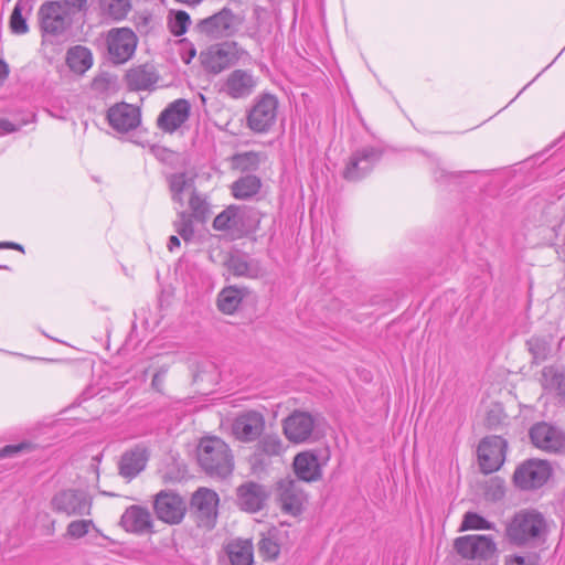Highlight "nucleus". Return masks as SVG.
Segmentation results:
<instances>
[{"mask_svg": "<svg viewBox=\"0 0 565 565\" xmlns=\"http://www.w3.org/2000/svg\"><path fill=\"white\" fill-rule=\"evenodd\" d=\"M88 0H47L36 13L43 42H57L66 39L79 13L87 11Z\"/></svg>", "mask_w": 565, "mask_h": 565, "instance_id": "obj_1", "label": "nucleus"}, {"mask_svg": "<svg viewBox=\"0 0 565 565\" xmlns=\"http://www.w3.org/2000/svg\"><path fill=\"white\" fill-rule=\"evenodd\" d=\"M548 524L545 516L533 509L518 511L505 525V537L519 547H535L545 542Z\"/></svg>", "mask_w": 565, "mask_h": 565, "instance_id": "obj_2", "label": "nucleus"}, {"mask_svg": "<svg viewBox=\"0 0 565 565\" xmlns=\"http://www.w3.org/2000/svg\"><path fill=\"white\" fill-rule=\"evenodd\" d=\"M198 463L211 476L225 478L234 468V458L228 445L218 437H204L196 448Z\"/></svg>", "mask_w": 565, "mask_h": 565, "instance_id": "obj_3", "label": "nucleus"}, {"mask_svg": "<svg viewBox=\"0 0 565 565\" xmlns=\"http://www.w3.org/2000/svg\"><path fill=\"white\" fill-rule=\"evenodd\" d=\"M553 468L550 461L530 458L516 466L512 481L521 491H533L542 488L551 478Z\"/></svg>", "mask_w": 565, "mask_h": 565, "instance_id": "obj_4", "label": "nucleus"}, {"mask_svg": "<svg viewBox=\"0 0 565 565\" xmlns=\"http://www.w3.org/2000/svg\"><path fill=\"white\" fill-rule=\"evenodd\" d=\"M244 18L224 7L211 17L198 22V31L210 39H223L235 35L241 29Z\"/></svg>", "mask_w": 565, "mask_h": 565, "instance_id": "obj_5", "label": "nucleus"}, {"mask_svg": "<svg viewBox=\"0 0 565 565\" xmlns=\"http://www.w3.org/2000/svg\"><path fill=\"white\" fill-rule=\"evenodd\" d=\"M138 36L130 28H113L106 34L108 60L116 65L128 62L135 54Z\"/></svg>", "mask_w": 565, "mask_h": 565, "instance_id": "obj_6", "label": "nucleus"}, {"mask_svg": "<svg viewBox=\"0 0 565 565\" xmlns=\"http://www.w3.org/2000/svg\"><path fill=\"white\" fill-rule=\"evenodd\" d=\"M278 99L271 94H263L254 100L247 114V127L257 134L267 132L277 118Z\"/></svg>", "mask_w": 565, "mask_h": 565, "instance_id": "obj_7", "label": "nucleus"}, {"mask_svg": "<svg viewBox=\"0 0 565 565\" xmlns=\"http://www.w3.org/2000/svg\"><path fill=\"white\" fill-rule=\"evenodd\" d=\"M51 508L56 513L72 515H88L92 500L83 490L67 489L58 491L51 499Z\"/></svg>", "mask_w": 565, "mask_h": 565, "instance_id": "obj_8", "label": "nucleus"}, {"mask_svg": "<svg viewBox=\"0 0 565 565\" xmlns=\"http://www.w3.org/2000/svg\"><path fill=\"white\" fill-rule=\"evenodd\" d=\"M508 443L500 436L484 437L478 446L480 470L484 475L492 473L501 468L505 460Z\"/></svg>", "mask_w": 565, "mask_h": 565, "instance_id": "obj_9", "label": "nucleus"}, {"mask_svg": "<svg viewBox=\"0 0 565 565\" xmlns=\"http://www.w3.org/2000/svg\"><path fill=\"white\" fill-rule=\"evenodd\" d=\"M265 416L258 411H245L234 418L231 433L241 443L256 441L265 430Z\"/></svg>", "mask_w": 565, "mask_h": 565, "instance_id": "obj_10", "label": "nucleus"}, {"mask_svg": "<svg viewBox=\"0 0 565 565\" xmlns=\"http://www.w3.org/2000/svg\"><path fill=\"white\" fill-rule=\"evenodd\" d=\"M218 495L207 488H199L192 495L191 510L200 527L212 529L217 518Z\"/></svg>", "mask_w": 565, "mask_h": 565, "instance_id": "obj_11", "label": "nucleus"}, {"mask_svg": "<svg viewBox=\"0 0 565 565\" xmlns=\"http://www.w3.org/2000/svg\"><path fill=\"white\" fill-rule=\"evenodd\" d=\"M284 434L294 444L315 440L316 419L308 412L295 411L282 422Z\"/></svg>", "mask_w": 565, "mask_h": 565, "instance_id": "obj_12", "label": "nucleus"}, {"mask_svg": "<svg viewBox=\"0 0 565 565\" xmlns=\"http://www.w3.org/2000/svg\"><path fill=\"white\" fill-rule=\"evenodd\" d=\"M213 228L232 236L246 235L252 228L249 211L243 206L230 205L214 218Z\"/></svg>", "mask_w": 565, "mask_h": 565, "instance_id": "obj_13", "label": "nucleus"}, {"mask_svg": "<svg viewBox=\"0 0 565 565\" xmlns=\"http://www.w3.org/2000/svg\"><path fill=\"white\" fill-rule=\"evenodd\" d=\"M454 547L461 557L470 559H488L497 552V544L490 535L459 536Z\"/></svg>", "mask_w": 565, "mask_h": 565, "instance_id": "obj_14", "label": "nucleus"}, {"mask_svg": "<svg viewBox=\"0 0 565 565\" xmlns=\"http://www.w3.org/2000/svg\"><path fill=\"white\" fill-rule=\"evenodd\" d=\"M200 60L205 71L218 74L237 62V43L225 42L213 45L201 52Z\"/></svg>", "mask_w": 565, "mask_h": 565, "instance_id": "obj_15", "label": "nucleus"}, {"mask_svg": "<svg viewBox=\"0 0 565 565\" xmlns=\"http://www.w3.org/2000/svg\"><path fill=\"white\" fill-rule=\"evenodd\" d=\"M256 441L254 452L249 457V462L255 470L266 468L273 458L281 457L286 451V446L277 434L263 433Z\"/></svg>", "mask_w": 565, "mask_h": 565, "instance_id": "obj_16", "label": "nucleus"}, {"mask_svg": "<svg viewBox=\"0 0 565 565\" xmlns=\"http://www.w3.org/2000/svg\"><path fill=\"white\" fill-rule=\"evenodd\" d=\"M257 78L250 71L234 70L221 83L218 92L232 99L247 98L253 94Z\"/></svg>", "mask_w": 565, "mask_h": 565, "instance_id": "obj_17", "label": "nucleus"}, {"mask_svg": "<svg viewBox=\"0 0 565 565\" xmlns=\"http://www.w3.org/2000/svg\"><path fill=\"white\" fill-rule=\"evenodd\" d=\"M382 151L375 147H363L358 149L350 157L343 171L344 179L358 181L372 170L374 164L381 159Z\"/></svg>", "mask_w": 565, "mask_h": 565, "instance_id": "obj_18", "label": "nucleus"}, {"mask_svg": "<svg viewBox=\"0 0 565 565\" xmlns=\"http://www.w3.org/2000/svg\"><path fill=\"white\" fill-rule=\"evenodd\" d=\"M153 508L158 519L169 524L180 523L186 511L184 500L179 494L167 491L156 495Z\"/></svg>", "mask_w": 565, "mask_h": 565, "instance_id": "obj_19", "label": "nucleus"}, {"mask_svg": "<svg viewBox=\"0 0 565 565\" xmlns=\"http://www.w3.org/2000/svg\"><path fill=\"white\" fill-rule=\"evenodd\" d=\"M529 435L533 445L541 450L556 454L565 449L564 434L545 422L533 425Z\"/></svg>", "mask_w": 565, "mask_h": 565, "instance_id": "obj_20", "label": "nucleus"}, {"mask_svg": "<svg viewBox=\"0 0 565 565\" xmlns=\"http://www.w3.org/2000/svg\"><path fill=\"white\" fill-rule=\"evenodd\" d=\"M278 495L281 510L290 515H299L303 510L306 494L299 481L282 479L278 483Z\"/></svg>", "mask_w": 565, "mask_h": 565, "instance_id": "obj_21", "label": "nucleus"}, {"mask_svg": "<svg viewBox=\"0 0 565 565\" xmlns=\"http://www.w3.org/2000/svg\"><path fill=\"white\" fill-rule=\"evenodd\" d=\"M191 104L184 98H179L170 103L159 115L157 119L158 127L172 134L179 129L190 117Z\"/></svg>", "mask_w": 565, "mask_h": 565, "instance_id": "obj_22", "label": "nucleus"}, {"mask_svg": "<svg viewBox=\"0 0 565 565\" xmlns=\"http://www.w3.org/2000/svg\"><path fill=\"white\" fill-rule=\"evenodd\" d=\"M109 125L117 131L128 132L140 125V110L138 107L120 103L110 107L107 114Z\"/></svg>", "mask_w": 565, "mask_h": 565, "instance_id": "obj_23", "label": "nucleus"}, {"mask_svg": "<svg viewBox=\"0 0 565 565\" xmlns=\"http://www.w3.org/2000/svg\"><path fill=\"white\" fill-rule=\"evenodd\" d=\"M268 498L266 488L256 482H246L237 488V505L247 512L262 510Z\"/></svg>", "mask_w": 565, "mask_h": 565, "instance_id": "obj_24", "label": "nucleus"}, {"mask_svg": "<svg viewBox=\"0 0 565 565\" xmlns=\"http://www.w3.org/2000/svg\"><path fill=\"white\" fill-rule=\"evenodd\" d=\"M225 266L236 277L258 278L263 275L259 262L241 252L230 254Z\"/></svg>", "mask_w": 565, "mask_h": 565, "instance_id": "obj_25", "label": "nucleus"}, {"mask_svg": "<svg viewBox=\"0 0 565 565\" xmlns=\"http://www.w3.org/2000/svg\"><path fill=\"white\" fill-rule=\"evenodd\" d=\"M149 452L143 446L135 448L122 454L119 461V473L124 478L132 479L139 475L147 465Z\"/></svg>", "mask_w": 565, "mask_h": 565, "instance_id": "obj_26", "label": "nucleus"}, {"mask_svg": "<svg viewBox=\"0 0 565 565\" xmlns=\"http://www.w3.org/2000/svg\"><path fill=\"white\" fill-rule=\"evenodd\" d=\"M159 79L153 65L141 64L126 72L125 82L130 90L150 89Z\"/></svg>", "mask_w": 565, "mask_h": 565, "instance_id": "obj_27", "label": "nucleus"}, {"mask_svg": "<svg viewBox=\"0 0 565 565\" xmlns=\"http://www.w3.org/2000/svg\"><path fill=\"white\" fill-rule=\"evenodd\" d=\"M121 526L131 533H146L152 527L150 512L140 505H131L120 518Z\"/></svg>", "mask_w": 565, "mask_h": 565, "instance_id": "obj_28", "label": "nucleus"}, {"mask_svg": "<svg viewBox=\"0 0 565 565\" xmlns=\"http://www.w3.org/2000/svg\"><path fill=\"white\" fill-rule=\"evenodd\" d=\"M294 470L296 476L306 482L317 481L322 476L319 457L313 451L298 454L294 459Z\"/></svg>", "mask_w": 565, "mask_h": 565, "instance_id": "obj_29", "label": "nucleus"}, {"mask_svg": "<svg viewBox=\"0 0 565 565\" xmlns=\"http://www.w3.org/2000/svg\"><path fill=\"white\" fill-rule=\"evenodd\" d=\"M171 199L180 206L184 205L183 194L185 191L192 192L195 190L194 177L189 175L186 172L172 173L167 178Z\"/></svg>", "mask_w": 565, "mask_h": 565, "instance_id": "obj_30", "label": "nucleus"}, {"mask_svg": "<svg viewBox=\"0 0 565 565\" xmlns=\"http://www.w3.org/2000/svg\"><path fill=\"white\" fill-rule=\"evenodd\" d=\"M542 386L548 392H553L565 402V371L561 367L550 365L542 370Z\"/></svg>", "mask_w": 565, "mask_h": 565, "instance_id": "obj_31", "label": "nucleus"}, {"mask_svg": "<svg viewBox=\"0 0 565 565\" xmlns=\"http://www.w3.org/2000/svg\"><path fill=\"white\" fill-rule=\"evenodd\" d=\"M247 290L245 288H237L228 286L221 290L217 296V307L226 315L234 313L241 306Z\"/></svg>", "mask_w": 565, "mask_h": 565, "instance_id": "obj_32", "label": "nucleus"}, {"mask_svg": "<svg viewBox=\"0 0 565 565\" xmlns=\"http://www.w3.org/2000/svg\"><path fill=\"white\" fill-rule=\"evenodd\" d=\"M33 0H18L10 15V29L14 34H25L29 31L28 17L31 14Z\"/></svg>", "mask_w": 565, "mask_h": 565, "instance_id": "obj_33", "label": "nucleus"}, {"mask_svg": "<svg viewBox=\"0 0 565 565\" xmlns=\"http://www.w3.org/2000/svg\"><path fill=\"white\" fill-rule=\"evenodd\" d=\"M66 61L74 72L84 73L92 67L93 55L89 49L77 45L68 50Z\"/></svg>", "mask_w": 565, "mask_h": 565, "instance_id": "obj_34", "label": "nucleus"}, {"mask_svg": "<svg viewBox=\"0 0 565 565\" xmlns=\"http://www.w3.org/2000/svg\"><path fill=\"white\" fill-rule=\"evenodd\" d=\"M262 182L253 174L239 178L232 184V193L238 200H246L258 193Z\"/></svg>", "mask_w": 565, "mask_h": 565, "instance_id": "obj_35", "label": "nucleus"}, {"mask_svg": "<svg viewBox=\"0 0 565 565\" xmlns=\"http://www.w3.org/2000/svg\"><path fill=\"white\" fill-rule=\"evenodd\" d=\"M232 565H253V544L250 541H237L228 546Z\"/></svg>", "mask_w": 565, "mask_h": 565, "instance_id": "obj_36", "label": "nucleus"}, {"mask_svg": "<svg viewBox=\"0 0 565 565\" xmlns=\"http://www.w3.org/2000/svg\"><path fill=\"white\" fill-rule=\"evenodd\" d=\"M189 207L191 210V213L189 214L196 222L204 223L210 216V203L207 202L206 198L200 194L196 190L191 192L189 199Z\"/></svg>", "mask_w": 565, "mask_h": 565, "instance_id": "obj_37", "label": "nucleus"}, {"mask_svg": "<svg viewBox=\"0 0 565 565\" xmlns=\"http://www.w3.org/2000/svg\"><path fill=\"white\" fill-rule=\"evenodd\" d=\"M100 6L104 14L114 21L125 19L131 8L129 0H100Z\"/></svg>", "mask_w": 565, "mask_h": 565, "instance_id": "obj_38", "label": "nucleus"}, {"mask_svg": "<svg viewBox=\"0 0 565 565\" xmlns=\"http://www.w3.org/2000/svg\"><path fill=\"white\" fill-rule=\"evenodd\" d=\"M193 221L194 218L186 211H180L173 222L174 231L185 242L191 241L194 236Z\"/></svg>", "mask_w": 565, "mask_h": 565, "instance_id": "obj_39", "label": "nucleus"}, {"mask_svg": "<svg viewBox=\"0 0 565 565\" xmlns=\"http://www.w3.org/2000/svg\"><path fill=\"white\" fill-rule=\"evenodd\" d=\"M494 524L476 512L468 511L463 514L460 531L493 530Z\"/></svg>", "mask_w": 565, "mask_h": 565, "instance_id": "obj_40", "label": "nucleus"}, {"mask_svg": "<svg viewBox=\"0 0 565 565\" xmlns=\"http://www.w3.org/2000/svg\"><path fill=\"white\" fill-rule=\"evenodd\" d=\"M529 351L536 363H541L547 359L551 352L550 342L541 338H531L526 342Z\"/></svg>", "mask_w": 565, "mask_h": 565, "instance_id": "obj_41", "label": "nucleus"}, {"mask_svg": "<svg viewBox=\"0 0 565 565\" xmlns=\"http://www.w3.org/2000/svg\"><path fill=\"white\" fill-rule=\"evenodd\" d=\"M235 166L243 171L256 170L260 163V154L254 151L237 153L233 157Z\"/></svg>", "mask_w": 565, "mask_h": 565, "instance_id": "obj_42", "label": "nucleus"}, {"mask_svg": "<svg viewBox=\"0 0 565 565\" xmlns=\"http://www.w3.org/2000/svg\"><path fill=\"white\" fill-rule=\"evenodd\" d=\"M190 23V15L184 11H178L173 19L169 21V28L171 33H173L175 36H180L186 32Z\"/></svg>", "mask_w": 565, "mask_h": 565, "instance_id": "obj_43", "label": "nucleus"}, {"mask_svg": "<svg viewBox=\"0 0 565 565\" xmlns=\"http://www.w3.org/2000/svg\"><path fill=\"white\" fill-rule=\"evenodd\" d=\"M258 552L266 559H275L280 553V545L273 537H263L258 543Z\"/></svg>", "mask_w": 565, "mask_h": 565, "instance_id": "obj_44", "label": "nucleus"}, {"mask_svg": "<svg viewBox=\"0 0 565 565\" xmlns=\"http://www.w3.org/2000/svg\"><path fill=\"white\" fill-rule=\"evenodd\" d=\"M94 525L92 520H75L72 521L66 527V535L72 539H82L88 532L89 529Z\"/></svg>", "mask_w": 565, "mask_h": 565, "instance_id": "obj_45", "label": "nucleus"}, {"mask_svg": "<svg viewBox=\"0 0 565 565\" xmlns=\"http://www.w3.org/2000/svg\"><path fill=\"white\" fill-rule=\"evenodd\" d=\"M34 448L33 445H30L28 443H20L17 445H7L2 448H0V459L1 458H9L14 457L15 455L22 452V451H30Z\"/></svg>", "mask_w": 565, "mask_h": 565, "instance_id": "obj_46", "label": "nucleus"}, {"mask_svg": "<svg viewBox=\"0 0 565 565\" xmlns=\"http://www.w3.org/2000/svg\"><path fill=\"white\" fill-rule=\"evenodd\" d=\"M490 488H493V492L491 494L493 500H500L504 497V486L500 479H492L490 481Z\"/></svg>", "mask_w": 565, "mask_h": 565, "instance_id": "obj_47", "label": "nucleus"}, {"mask_svg": "<svg viewBox=\"0 0 565 565\" xmlns=\"http://www.w3.org/2000/svg\"><path fill=\"white\" fill-rule=\"evenodd\" d=\"M151 153L159 160L161 161H166L168 160L172 152L170 150H168L167 148H163V147H159V146H152L151 147Z\"/></svg>", "mask_w": 565, "mask_h": 565, "instance_id": "obj_48", "label": "nucleus"}, {"mask_svg": "<svg viewBox=\"0 0 565 565\" xmlns=\"http://www.w3.org/2000/svg\"><path fill=\"white\" fill-rule=\"evenodd\" d=\"M20 125H14L11 120L7 118H0V129L7 134L14 132L20 129Z\"/></svg>", "mask_w": 565, "mask_h": 565, "instance_id": "obj_49", "label": "nucleus"}, {"mask_svg": "<svg viewBox=\"0 0 565 565\" xmlns=\"http://www.w3.org/2000/svg\"><path fill=\"white\" fill-rule=\"evenodd\" d=\"M505 565H535V563L523 556H513L507 559Z\"/></svg>", "mask_w": 565, "mask_h": 565, "instance_id": "obj_50", "label": "nucleus"}, {"mask_svg": "<svg viewBox=\"0 0 565 565\" xmlns=\"http://www.w3.org/2000/svg\"><path fill=\"white\" fill-rule=\"evenodd\" d=\"M164 375H166L164 371H159L152 377V386L158 388V391L161 390V386H162L163 380H164Z\"/></svg>", "mask_w": 565, "mask_h": 565, "instance_id": "obj_51", "label": "nucleus"}, {"mask_svg": "<svg viewBox=\"0 0 565 565\" xmlns=\"http://www.w3.org/2000/svg\"><path fill=\"white\" fill-rule=\"evenodd\" d=\"M0 249H17L24 252L23 246L13 242H0Z\"/></svg>", "mask_w": 565, "mask_h": 565, "instance_id": "obj_52", "label": "nucleus"}, {"mask_svg": "<svg viewBox=\"0 0 565 565\" xmlns=\"http://www.w3.org/2000/svg\"><path fill=\"white\" fill-rule=\"evenodd\" d=\"M178 247H180V239H179V237L175 236V235L170 236L169 242H168V249L170 252H173Z\"/></svg>", "mask_w": 565, "mask_h": 565, "instance_id": "obj_53", "label": "nucleus"}, {"mask_svg": "<svg viewBox=\"0 0 565 565\" xmlns=\"http://www.w3.org/2000/svg\"><path fill=\"white\" fill-rule=\"evenodd\" d=\"M9 74V67L8 64L0 60V82H3Z\"/></svg>", "mask_w": 565, "mask_h": 565, "instance_id": "obj_54", "label": "nucleus"}, {"mask_svg": "<svg viewBox=\"0 0 565 565\" xmlns=\"http://www.w3.org/2000/svg\"><path fill=\"white\" fill-rule=\"evenodd\" d=\"M196 50L194 47H191L189 52L182 56V60L185 64H190L192 58L195 56Z\"/></svg>", "mask_w": 565, "mask_h": 565, "instance_id": "obj_55", "label": "nucleus"}, {"mask_svg": "<svg viewBox=\"0 0 565 565\" xmlns=\"http://www.w3.org/2000/svg\"><path fill=\"white\" fill-rule=\"evenodd\" d=\"M498 418L494 417L493 415V411L489 412L488 415H487V423L489 426H493L498 423Z\"/></svg>", "mask_w": 565, "mask_h": 565, "instance_id": "obj_56", "label": "nucleus"}, {"mask_svg": "<svg viewBox=\"0 0 565 565\" xmlns=\"http://www.w3.org/2000/svg\"><path fill=\"white\" fill-rule=\"evenodd\" d=\"M103 81H104L103 78H102V79H100V78H99V79H95L94 85H95L96 87H99V84H100Z\"/></svg>", "mask_w": 565, "mask_h": 565, "instance_id": "obj_57", "label": "nucleus"}, {"mask_svg": "<svg viewBox=\"0 0 565 565\" xmlns=\"http://www.w3.org/2000/svg\"><path fill=\"white\" fill-rule=\"evenodd\" d=\"M0 269H9L8 266H0Z\"/></svg>", "mask_w": 565, "mask_h": 565, "instance_id": "obj_58", "label": "nucleus"}]
</instances>
